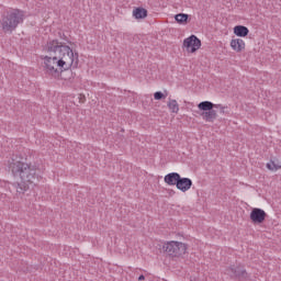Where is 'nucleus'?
<instances>
[{"instance_id": "obj_18", "label": "nucleus", "mask_w": 281, "mask_h": 281, "mask_svg": "<svg viewBox=\"0 0 281 281\" xmlns=\"http://www.w3.org/2000/svg\"><path fill=\"white\" fill-rule=\"evenodd\" d=\"M79 104H85L87 102V97L82 93L78 94Z\"/></svg>"}, {"instance_id": "obj_10", "label": "nucleus", "mask_w": 281, "mask_h": 281, "mask_svg": "<svg viewBox=\"0 0 281 281\" xmlns=\"http://www.w3.org/2000/svg\"><path fill=\"white\" fill-rule=\"evenodd\" d=\"M177 190L180 192H188L192 188V179L190 178H180L178 179V183L176 184Z\"/></svg>"}, {"instance_id": "obj_3", "label": "nucleus", "mask_w": 281, "mask_h": 281, "mask_svg": "<svg viewBox=\"0 0 281 281\" xmlns=\"http://www.w3.org/2000/svg\"><path fill=\"white\" fill-rule=\"evenodd\" d=\"M23 21H25V12L20 9H11L1 16L0 25L4 34H12Z\"/></svg>"}, {"instance_id": "obj_15", "label": "nucleus", "mask_w": 281, "mask_h": 281, "mask_svg": "<svg viewBox=\"0 0 281 281\" xmlns=\"http://www.w3.org/2000/svg\"><path fill=\"white\" fill-rule=\"evenodd\" d=\"M167 106L170 113H179V102L176 99H169L167 102Z\"/></svg>"}, {"instance_id": "obj_4", "label": "nucleus", "mask_w": 281, "mask_h": 281, "mask_svg": "<svg viewBox=\"0 0 281 281\" xmlns=\"http://www.w3.org/2000/svg\"><path fill=\"white\" fill-rule=\"evenodd\" d=\"M162 249L171 260H183L188 256L190 246L183 241L169 240L162 245Z\"/></svg>"}, {"instance_id": "obj_1", "label": "nucleus", "mask_w": 281, "mask_h": 281, "mask_svg": "<svg viewBox=\"0 0 281 281\" xmlns=\"http://www.w3.org/2000/svg\"><path fill=\"white\" fill-rule=\"evenodd\" d=\"M74 42L49 40L44 46L46 55L42 57L44 74L52 80H59L65 71L78 69L80 55L74 49Z\"/></svg>"}, {"instance_id": "obj_16", "label": "nucleus", "mask_w": 281, "mask_h": 281, "mask_svg": "<svg viewBox=\"0 0 281 281\" xmlns=\"http://www.w3.org/2000/svg\"><path fill=\"white\" fill-rule=\"evenodd\" d=\"M268 170H271V172H278V170L281 169V164L279 160L271 159L269 162H267Z\"/></svg>"}, {"instance_id": "obj_14", "label": "nucleus", "mask_w": 281, "mask_h": 281, "mask_svg": "<svg viewBox=\"0 0 281 281\" xmlns=\"http://www.w3.org/2000/svg\"><path fill=\"white\" fill-rule=\"evenodd\" d=\"M175 21L178 25H188L190 23V15L188 13H178L175 15Z\"/></svg>"}, {"instance_id": "obj_2", "label": "nucleus", "mask_w": 281, "mask_h": 281, "mask_svg": "<svg viewBox=\"0 0 281 281\" xmlns=\"http://www.w3.org/2000/svg\"><path fill=\"white\" fill-rule=\"evenodd\" d=\"M32 158V153L30 150L15 156L12 162L9 165L15 181H16V192L24 194L30 190V186L36 181V171L38 167L32 164L30 159Z\"/></svg>"}, {"instance_id": "obj_9", "label": "nucleus", "mask_w": 281, "mask_h": 281, "mask_svg": "<svg viewBox=\"0 0 281 281\" xmlns=\"http://www.w3.org/2000/svg\"><path fill=\"white\" fill-rule=\"evenodd\" d=\"M227 276L236 278L237 280L247 279V271L240 267H231L226 270Z\"/></svg>"}, {"instance_id": "obj_8", "label": "nucleus", "mask_w": 281, "mask_h": 281, "mask_svg": "<svg viewBox=\"0 0 281 281\" xmlns=\"http://www.w3.org/2000/svg\"><path fill=\"white\" fill-rule=\"evenodd\" d=\"M229 47L235 54H243L247 49V43L240 37H233L229 42Z\"/></svg>"}, {"instance_id": "obj_11", "label": "nucleus", "mask_w": 281, "mask_h": 281, "mask_svg": "<svg viewBox=\"0 0 281 281\" xmlns=\"http://www.w3.org/2000/svg\"><path fill=\"white\" fill-rule=\"evenodd\" d=\"M233 33L236 38H247L249 36V29L245 25H236L233 27Z\"/></svg>"}, {"instance_id": "obj_17", "label": "nucleus", "mask_w": 281, "mask_h": 281, "mask_svg": "<svg viewBox=\"0 0 281 281\" xmlns=\"http://www.w3.org/2000/svg\"><path fill=\"white\" fill-rule=\"evenodd\" d=\"M166 94H164V92H161V91H157V92H155L154 93V99L155 100H166Z\"/></svg>"}, {"instance_id": "obj_6", "label": "nucleus", "mask_w": 281, "mask_h": 281, "mask_svg": "<svg viewBox=\"0 0 281 281\" xmlns=\"http://www.w3.org/2000/svg\"><path fill=\"white\" fill-rule=\"evenodd\" d=\"M202 45L201 40L196 35H190L183 40L182 49L186 54H196Z\"/></svg>"}, {"instance_id": "obj_7", "label": "nucleus", "mask_w": 281, "mask_h": 281, "mask_svg": "<svg viewBox=\"0 0 281 281\" xmlns=\"http://www.w3.org/2000/svg\"><path fill=\"white\" fill-rule=\"evenodd\" d=\"M267 220V212L262 209L255 207L250 212V221L254 225H260Z\"/></svg>"}, {"instance_id": "obj_13", "label": "nucleus", "mask_w": 281, "mask_h": 281, "mask_svg": "<svg viewBox=\"0 0 281 281\" xmlns=\"http://www.w3.org/2000/svg\"><path fill=\"white\" fill-rule=\"evenodd\" d=\"M132 15L134 16V19L139 21V20L146 19V16H148V10H146L142 7H138L133 10Z\"/></svg>"}, {"instance_id": "obj_12", "label": "nucleus", "mask_w": 281, "mask_h": 281, "mask_svg": "<svg viewBox=\"0 0 281 281\" xmlns=\"http://www.w3.org/2000/svg\"><path fill=\"white\" fill-rule=\"evenodd\" d=\"M181 175H179L178 172H170L168 175L165 176L164 181L167 186H176L179 182Z\"/></svg>"}, {"instance_id": "obj_19", "label": "nucleus", "mask_w": 281, "mask_h": 281, "mask_svg": "<svg viewBox=\"0 0 281 281\" xmlns=\"http://www.w3.org/2000/svg\"><path fill=\"white\" fill-rule=\"evenodd\" d=\"M138 280H139V281L146 280V277H144V274H140V276L138 277Z\"/></svg>"}, {"instance_id": "obj_5", "label": "nucleus", "mask_w": 281, "mask_h": 281, "mask_svg": "<svg viewBox=\"0 0 281 281\" xmlns=\"http://www.w3.org/2000/svg\"><path fill=\"white\" fill-rule=\"evenodd\" d=\"M199 111H202V120L204 122H214L216 117H218V114H216V111L213 109H223L221 105H216L212 103L211 101H202L198 104Z\"/></svg>"}]
</instances>
